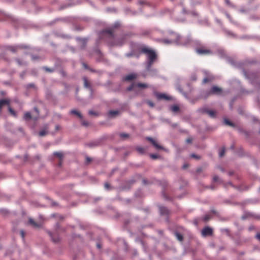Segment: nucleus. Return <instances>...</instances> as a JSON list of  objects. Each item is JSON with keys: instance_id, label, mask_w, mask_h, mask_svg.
Listing matches in <instances>:
<instances>
[{"instance_id": "nucleus-56", "label": "nucleus", "mask_w": 260, "mask_h": 260, "mask_svg": "<svg viewBox=\"0 0 260 260\" xmlns=\"http://www.w3.org/2000/svg\"><path fill=\"white\" fill-rule=\"evenodd\" d=\"M84 67H85V68H87L86 65H85V64H84Z\"/></svg>"}, {"instance_id": "nucleus-26", "label": "nucleus", "mask_w": 260, "mask_h": 260, "mask_svg": "<svg viewBox=\"0 0 260 260\" xmlns=\"http://www.w3.org/2000/svg\"><path fill=\"white\" fill-rule=\"evenodd\" d=\"M9 111L12 115H13L14 116H16V112L10 107H9Z\"/></svg>"}, {"instance_id": "nucleus-36", "label": "nucleus", "mask_w": 260, "mask_h": 260, "mask_svg": "<svg viewBox=\"0 0 260 260\" xmlns=\"http://www.w3.org/2000/svg\"><path fill=\"white\" fill-rule=\"evenodd\" d=\"M210 219V216L209 215H206L204 218V220L205 221H208L209 219Z\"/></svg>"}, {"instance_id": "nucleus-2", "label": "nucleus", "mask_w": 260, "mask_h": 260, "mask_svg": "<svg viewBox=\"0 0 260 260\" xmlns=\"http://www.w3.org/2000/svg\"><path fill=\"white\" fill-rule=\"evenodd\" d=\"M222 92V89L216 86H213L210 90L207 91L203 94V98L206 99L211 94H220Z\"/></svg>"}, {"instance_id": "nucleus-58", "label": "nucleus", "mask_w": 260, "mask_h": 260, "mask_svg": "<svg viewBox=\"0 0 260 260\" xmlns=\"http://www.w3.org/2000/svg\"><path fill=\"white\" fill-rule=\"evenodd\" d=\"M56 128H58V126H56Z\"/></svg>"}, {"instance_id": "nucleus-49", "label": "nucleus", "mask_w": 260, "mask_h": 260, "mask_svg": "<svg viewBox=\"0 0 260 260\" xmlns=\"http://www.w3.org/2000/svg\"><path fill=\"white\" fill-rule=\"evenodd\" d=\"M225 3H226L228 5H230V1H229V0H225Z\"/></svg>"}, {"instance_id": "nucleus-29", "label": "nucleus", "mask_w": 260, "mask_h": 260, "mask_svg": "<svg viewBox=\"0 0 260 260\" xmlns=\"http://www.w3.org/2000/svg\"><path fill=\"white\" fill-rule=\"evenodd\" d=\"M147 103L151 107H153L154 106V104L150 101H147Z\"/></svg>"}, {"instance_id": "nucleus-37", "label": "nucleus", "mask_w": 260, "mask_h": 260, "mask_svg": "<svg viewBox=\"0 0 260 260\" xmlns=\"http://www.w3.org/2000/svg\"><path fill=\"white\" fill-rule=\"evenodd\" d=\"M191 78L192 81H196L197 80V77L196 75H192Z\"/></svg>"}, {"instance_id": "nucleus-45", "label": "nucleus", "mask_w": 260, "mask_h": 260, "mask_svg": "<svg viewBox=\"0 0 260 260\" xmlns=\"http://www.w3.org/2000/svg\"><path fill=\"white\" fill-rule=\"evenodd\" d=\"M191 157H194V158H200V157H199V156H198L196 155H195V154H191Z\"/></svg>"}, {"instance_id": "nucleus-38", "label": "nucleus", "mask_w": 260, "mask_h": 260, "mask_svg": "<svg viewBox=\"0 0 260 260\" xmlns=\"http://www.w3.org/2000/svg\"><path fill=\"white\" fill-rule=\"evenodd\" d=\"M82 125L86 126L88 125V123L87 121L84 120L82 121Z\"/></svg>"}, {"instance_id": "nucleus-17", "label": "nucleus", "mask_w": 260, "mask_h": 260, "mask_svg": "<svg viewBox=\"0 0 260 260\" xmlns=\"http://www.w3.org/2000/svg\"><path fill=\"white\" fill-rule=\"evenodd\" d=\"M137 86L139 88H146L148 87V85L145 83H139L137 84Z\"/></svg>"}, {"instance_id": "nucleus-15", "label": "nucleus", "mask_w": 260, "mask_h": 260, "mask_svg": "<svg viewBox=\"0 0 260 260\" xmlns=\"http://www.w3.org/2000/svg\"><path fill=\"white\" fill-rule=\"evenodd\" d=\"M160 212L161 214H167L168 213V209L164 207H160L159 208Z\"/></svg>"}, {"instance_id": "nucleus-13", "label": "nucleus", "mask_w": 260, "mask_h": 260, "mask_svg": "<svg viewBox=\"0 0 260 260\" xmlns=\"http://www.w3.org/2000/svg\"><path fill=\"white\" fill-rule=\"evenodd\" d=\"M119 114V111L116 110V111H113L111 110L108 112L109 116L111 117H114L116 115H118Z\"/></svg>"}, {"instance_id": "nucleus-27", "label": "nucleus", "mask_w": 260, "mask_h": 260, "mask_svg": "<svg viewBox=\"0 0 260 260\" xmlns=\"http://www.w3.org/2000/svg\"><path fill=\"white\" fill-rule=\"evenodd\" d=\"M225 153V149L223 148L219 152V155L220 157H222Z\"/></svg>"}, {"instance_id": "nucleus-4", "label": "nucleus", "mask_w": 260, "mask_h": 260, "mask_svg": "<svg viewBox=\"0 0 260 260\" xmlns=\"http://www.w3.org/2000/svg\"><path fill=\"white\" fill-rule=\"evenodd\" d=\"M83 83H84V87L86 88H88L90 90V92H91V95L92 96V94H93V90L92 88L91 87L90 83L88 81L87 78L85 77H84L83 78Z\"/></svg>"}, {"instance_id": "nucleus-51", "label": "nucleus", "mask_w": 260, "mask_h": 260, "mask_svg": "<svg viewBox=\"0 0 260 260\" xmlns=\"http://www.w3.org/2000/svg\"><path fill=\"white\" fill-rule=\"evenodd\" d=\"M201 171H202L201 169H198L197 170V172H199H199H201Z\"/></svg>"}, {"instance_id": "nucleus-23", "label": "nucleus", "mask_w": 260, "mask_h": 260, "mask_svg": "<svg viewBox=\"0 0 260 260\" xmlns=\"http://www.w3.org/2000/svg\"><path fill=\"white\" fill-rule=\"evenodd\" d=\"M224 123L225 124L230 125V126H234V124L226 119H224Z\"/></svg>"}, {"instance_id": "nucleus-1", "label": "nucleus", "mask_w": 260, "mask_h": 260, "mask_svg": "<svg viewBox=\"0 0 260 260\" xmlns=\"http://www.w3.org/2000/svg\"><path fill=\"white\" fill-rule=\"evenodd\" d=\"M141 52L146 54L147 57L148 62L147 69L149 70L153 62L157 59V55L154 50L147 46L142 47Z\"/></svg>"}, {"instance_id": "nucleus-6", "label": "nucleus", "mask_w": 260, "mask_h": 260, "mask_svg": "<svg viewBox=\"0 0 260 260\" xmlns=\"http://www.w3.org/2000/svg\"><path fill=\"white\" fill-rule=\"evenodd\" d=\"M27 48V47L25 45H20L17 46H8L7 47V49L13 52H15L18 49H23Z\"/></svg>"}, {"instance_id": "nucleus-52", "label": "nucleus", "mask_w": 260, "mask_h": 260, "mask_svg": "<svg viewBox=\"0 0 260 260\" xmlns=\"http://www.w3.org/2000/svg\"><path fill=\"white\" fill-rule=\"evenodd\" d=\"M35 110L37 112V113L38 114L39 111H38V109L36 108H35Z\"/></svg>"}, {"instance_id": "nucleus-47", "label": "nucleus", "mask_w": 260, "mask_h": 260, "mask_svg": "<svg viewBox=\"0 0 260 260\" xmlns=\"http://www.w3.org/2000/svg\"><path fill=\"white\" fill-rule=\"evenodd\" d=\"M17 61L19 63V64H20V65L23 64V63L20 61V60L19 59H17Z\"/></svg>"}, {"instance_id": "nucleus-32", "label": "nucleus", "mask_w": 260, "mask_h": 260, "mask_svg": "<svg viewBox=\"0 0 260 260\" xmlns=\"http://www.w3.org/2000/svg\"><path fill=\"white\" fill-rule=\"evenodd\" d=\"M134 87V84H132L130 86H129L127 88V90L128 91H131L133 89Z\"/></svg>"}, {"instance_id": "nucleus-34", "label": "nucleus", "mask_w": 260, "mask_h": 260, "mask_svg": "<svg viewBox=\"0 0 260 260\" xmlns=\"http://www.w3.org/2000/svg\"><path fill=\"white\" fill-rule=\"evenodd\" d=\"M27 88H34L35 87V85L33 83H30V84H29L27 85Z\"/></svg>"}, {"instance_id": "nucleus-3", "label": "nucleus", "mask_w": 260, "mask_h": 260, "mask_svg": "<svg viewBox=\"0 0 260 260\" xmlns=\"http://www.w3.org/2000/svg\"><path fill=\"white\" fill-rule=\"evenodd\" d=\"M196 52L200 55L210 54L212 53L210 50L205 48H197Z\"/></svg>"}, {"instance_id": "nucleus-57", "label": "nucleus", "mask_w": 260, "mask_h": 260, "mask_svg": "<svg viewBox=\"0 0 260 260\" xmlns=\"http://www.w3.org/2000/svg\"><path fill=\"white\" fill-rule=\"evenodd\" d=\"M185 167H186V166H183V168H185Z\"/></svg>"}, {"instance_id": "nucleus-43", "label": "nucleus", "mask_w": 260, "mask_h": 260, "mask_svg": "<svg viewBox=\"0 0 260 260\" xmlns=\"http://www.w3.org/2000/svg\"><path fill=\"white\" fill-rule=\"evenodd\" d=\"M105 187L107 189H108L109 188V184L108 183H106L105 184Z\"/></svg>"}, {"instance_id": "nucleus-41", "label": "nucleus", "mask_w": 260, "mask_h": 260, "mask_svg": "<svg viewBox=\"0 0 260 260\" xmlns=\"http://www.w3.org/2000/svg\"><path fill=\"white\" fill-rule=\"evenodd\" d=\"M192 142V139L190 138H188L186 140V142L187 143H190Z\"/></svg>"}, {"instance_id": "nucleus-8", "label": "nucleus", "mask_w": 260, "mask_h": 260, "mask_svg": "<svg viewBox=\"0 0 260 260\" xmlns=\"http://www.w3.org/2000/svg\"><path fill=\"white\" fill-rule=\"evenodd\" d=\"M10 104V100L9 99H2L0 100V113L2 112V108L5 105H9Z\"/></svg>"}, {"instance_id": "nucleus-30", "label": "nucleus", "mask_w": 260, "mask_h": 260, "mask_svg": "<svg viewBox=\"0 0 260 260\" xmlns=\"http://www.w3.org/2000/svg\"><path fill=\"white\" fill-rule=\"evenodd\" d=\"M88 113L90 115H95V116L98 115V114L95 112H94L93 111H92V110H90L89 111Z\"/></svg>"}, {"instance_id": "nucleus-44", "label": "nucleus", "mask_w": 260, "mask_h": 260, "mask_svg": "<svg viewBox=\"0 0 260 260\" xmlns=\"http://www.w3.org/2000/svg\"><path fill=\"white\" fill-rule=\"evenodd\" d=\"M133 55V53H127V54H126V56L127 57H131V56H132Z\"/></svg>"}, {"instance_id": "nucleus-11", "label": "nucleus", "mask_w": 260, "mask_h": 260, "mask_svg": "<svg viewBox=\"0 0 260 260\" xmlns=\"http://www.w3.org/2000/svg\"><path fill=\"white\" fill-rule=\"evenodd\" d=\"M203 112L207 113L210 117H214L216 115L215 111L211 110L203 109Z\"/></svg>"}, {"instance_id": "nucleus-46", "label": "nucleus", "mask_w": 260, "mask_h": 260, "mask_svg": "<svg viewBox=\"0 0 260 260\" xmlns=\"http://www.w3.org/2000/svg\"><path fill=\"white\" fill-rule=\"evenodd\" d=\"M257 239L260 241V234H257L256 236Z\"/></svg>"}, {"instance_id": "nucleus-12", "label": "nucleus", "mask_w": 260, "mask_h": 260, "mask_svg": "<svg viewBox=\"0 0 260 260\" xmlns=\"http://www.w3.org/2000/svg\"><path fill=\"white\" fill-rule=\"evenodd\" d=\"M137 75L135 74H131L125 76L124 79L126 81H130L135 79L137 78Z\"/></svg>"}, {"instance_id": "nucleus-31", "label": "nucleus", "mask_w": 260, "mask_h": 260, "mask_svg": "<svg viewBox=\"0 0 260 260\" xmlns=\"http://www.w3.org/2000/svg\"><path fill=\"white\" fill-rule=\"evenodd\" d=\"M105 32L109 34L110 36H112L113 34V31L111 29L106 30Z\"/></svg>"}, {"instance_id": "nucleus-19", "label": "nucleus", "mask_w": 260, "mask_h": 260, "mask_svg": "<svg viewBox=\"0 0 260 260\" xmlns=\"http://www.w3.org/2000/svg\"><path fill=\"white\" fill-rule=\"evenodd\" d=\"M170 109H171V111L174 112H176L178 111L179 110V107L177 105H173V106H171Z\"/></svg>"}, {"instance_id": "nucleus-18", "label": "nucleus", "mask_w": 260, "mask_h": 260, "mask_svg": "<svg viewBox=\"0 0 260 260\" xmlns=\"http://www.w3.org/2000/svg\"><path fill=\"white\" fill-rule=\"evenodd\" d=\"M160 42L163 43H165V44H171V43L174 42L175 40H169L168 39H162L160 41Z\"/></svg>"}, {"instance_id": "nucleus-35", "label": "nucleus", "mask_w": 260, "mask_h": 260, "mask_svg": "<svg viewBox=\"0 0 260 260\" xmlns=\"http://www.w3.org/2000/svg\"><path fill=\"white\" fill-rule=\"evenodd\" d=\"M150 157L153 159H156L158 157V156L156 154H150Z\"/></svg>"}, {"instance_id": "nucleus-16", "label": "nucleus", "mask_w": 260, "mask_h": 260, "mask_svg": "<svg viewBox=\"0 0 260 260\" xmlns=\"http://www.w3.org/2000/svg\"><path fill=\"white\" fill-rule=\"evenodd\" d=\"M71 113L72 114H74L77 115L81 119L82 118V116L81 114L76 110H72L71 111Z\"/></svg>"}, {"instance_id": "nucleus-28", "label": "nucleus", "mask_w": 260, "mask_h": 260, "mask_svg": "<svg viewBox=\"0 0 260 260\" xmlns=\"http://www.w3.org/2000/svg\"><path fill=\"white\" fill-rule=\"evenodd\" d=\"M46 134L47 132L43 130L39 132V136L41 137L44 136L45 135H46Z\"/></svg>"}, {"instance_id": "nucleus-40", "label": "nucleus", "mask_w": 260, "mask_h": 260, "mask_svg": "<svg viewBox=\"0 0 260 260\" xmlns=\"http://www.w3.org/2000/svg\"><path fill=\"white\" fill-rule=\"evenodd\" d=\"M20 234H21V235L22 236V238L23 239H24V236H25V233H24V232L23 231H20Z\"/></svg>"}, {"instance_id": "nucleus-7", "label": "nucleus", "mask_w": 260, "mask_h": 260, "mask_svg": "<svg viewBox=\"0 0 260 260\" xmlns=\"http://www.w3.org/2000/svg\"><path fill=\"white\" fill-rule=\"evenodd\" d=\"M212 229L209 227H206L203 229L202 234L203 236H210L212 234Z\"/></svg>"}, {"instance_id": "nucleus-39", "label": "nucleus", "mask_w": 260, "mask_h": 260, "mask_svg": "<svg viewBox=\"0 0 260 260\" xmlns=\"http://www.w3.org/2000/svg\"><path fill=\"white\" fill-rule=\"evenodd\" d=\"M44 69L48 72H53V70L48 68L47 67H45Z\"/></svg>"}, {"instance_id": "nucleus-24", "label": "nucleus", "mask_w": 260, "mask_h": 260, "mask_svg": "<svg viewBox=\"0 0 260 260\" xmlns=\"http://www.w3.org/2000/svg\"><path fill=\"white\" fill-rule=\"evenodd\" d=\"M175 235L177 239H178V240H179L180 241H182L183 240V236L181 234L176 233L175 234Z\"/></svg>"}, {"instance_id": "nucleus-50", "label": "nucleus", "mask_w": 260, "mask_h": 260, "mask_svg": "<svg viewBox=\"0 0 260 260\" xmlns=\"http://www.w3.org/2000/svg\"><path fill=\"white\" fill-rule=\"evenodd\" d=\"M86 160L88 162H90L91 161V159L89 157H87Z\"/></svg>"}, {"instance_id": "nucleus-22", "label": "nucleus", "mask_w": 260, "mask_h": 260, "mask_svg": "<svg viewBox=\"0 0 260 260\" xmlns=\"http://www.w3.org/2000/svg\"><path fill=\"white\" fill-rule=\"evenodd\" d=\"M119 136H120V138H121L123 139H126V138H128V137H129V135L127 134H125V133H120L119 134Z\"/></svg>"}, {"instance_id": "nucleus-10", "label": "nucleus", "mask_w": 260, "mask_h": 260, "mask_svg": "<svg viewBox=\"0 0 260 260\" xmlns=\"http://www.w3.org/2000/svg\"><path fill=\"white\" fill-rule=\"evenodd\" d=\"M29 223L34 228H38L41 226V223H38L36 222L32 218H29L28 220Z\"/></svg>"}, {"instance_id": "nucleus-21", "label": "nucleus", "mask_w": 260, "mask_h": 260, "mask_svg": "<svg viewBox=\"0 0 260 260\" xmlns=\"http://www.w3.org/2000/svg\"><path fill=\"white\" fill-rule=\"evenodd\" d=\"M136 149L139 153H141V154L144 153L145 151V149L141 147H138L136 148Z\"/></svg>"}, {"instance_id": "nucleus-48", "label": "nucleus", "mask_w": 260, "mask_h": 260, "mask_svg": "<svg viewBox=\"0 0 260 260\" xmlns=\"http://www.w3.org/2000/svg\"><path fill=\"white\" fill-rule=\"evenodd\" d=\"M25 72H22V73H21V78H23V77H24V75H25Z\"/></svg>"}, {"instance_id": "nucleus-33", "label": "nucleus", "mask_w": 260, "mask_h": 260, "mask_svg": "<svg viewBox=\"0 0 260 260\" xmlns=\"http://www.w3.org/2000/svg\"><path fill=\"white\" fill-rule=\"evenodd\" d=\"M213 180L214 182H217L219 180V178L217 176H214L213 178Z\"/></svg>"}, {"instance_id": "nucleus-42", "label": "nucleus", "mask_w": 260, "mask_h": 260, "mask_svg": "<svg viewBox=\"0 0 260 260\" xmlns=\"http://www.w3.org/2000/svg\"><path fill=\"white\" fill-rule=\"evenodd\" d=\"M208 81H209L208 79L207 78H206L204 79L203 82V83H206L208 82Z\"/></svg>"}, {"instance_id": "nucleus-20", "label": "nucleus", "mask_w": 260, "mask_h": 260, "mask_svg": "<svg viewBox=\"0 0 260 260\" xmlns=\"http://www.w3.org/2000/svg\"><path fill=\"white\" fill-rule=\"evenodd\" d=\"M24 118L26 120H30L31 118V114L29 112H26L24 116Z\"/></svg>"}, {"instance_id": "nucleus-5", "label": "nucleus", "mask_w": 260, "mask_h": 260, "mask_svg": "<svg viewBox=\"0 0 260 260\" xmlns=\"http://www.w3.org/2000/svg\"><path fill=\"white\" fill-rule=\"evenodd\" d=\"M146 139L150 141L154 147L157 149H164V148L159 145L157 142L151 137H147Z\"/></svg>"}, {"instance_id": "nucleus-25", "label": "nucleus", "mask_w": 260, "mask_h": 260, "mask_svg": "<svg viewBox=\"0 0 260 260\" xmlns=\"http://www.w3.org/2000/svg\"><path fill=\"white\" fill-rule=\"evenodd\" d=\"M80 42L82 45V47L84 48L86 44V42H87L86 40V39H80Z\"/></svg>"}, {"instance_id": "nucleus-54", "label": "nucleus", "mask_w": 260, "mask_h": 260, "mask_svg": "<svg viewBox=\"0 0 260 260\" xmlns=\"http://www.w3.org/2000/svg\"><path fill=\"white\" fill-rule=\"evenodd\" d=\"M36 58H37V57H34V56H32V59H36Z\"/></svg>"}, {"instance_id": "nucleus-9", "label": "nucleus", "mask_w": 260, "mask_h": 260, "mask_svg": "<svg viewBox=\"0 0 260 260\" xmlns=\"http://www.w3.org/2000/svg\"><path fill=\"white\" fill-rule=\"evenodd\" d=\"M156 96L158 100L165 99L169 100L171 99L170 97L164 93H156Z\"/></svg>"}, {"instance_id": "nucleus-53", "label": "nucleus", "mask_w": 260, "mask_h": 260, "mask_svg": "<svg viewBox=\"0 0 260 260\" xmlns=\"http://www.w3.org/2000/svg\"><path fill=\"white\" fill-rule=\"evenodd\" d=\"M53 241H54V242H58V240H54V239H53Z\"/></svg>"}, {"instance_id": "nucleus-55", "label": "nucleus", "mask_w": 260, "mask_h": 260, "mask_svg": "<svg viewBox=\"0 0 260 260\" xmlns=\"http://www.w3.org/2000/svg\"><path fill=\"white\" fill-rule=\"evenodd\" d=\"M84 67H85V68H87L86 65H85V64H84Z\"/></svg>"}, {"instance_id": "nucleus-14", "label": "nucleus", "mask_w": 260, "mask_h": 260, "mask_svg": "<svg viewBox=\"0 0 260 260\" xmlns=\"http://www.w3.org/2000/svg\"><path fill=\"white\" fill-rule=\"evenodd\" d=\"M53 154L58 157L60 160H62L63 157V155L61 152H55Z\"/></svg>"}]
</instances>
